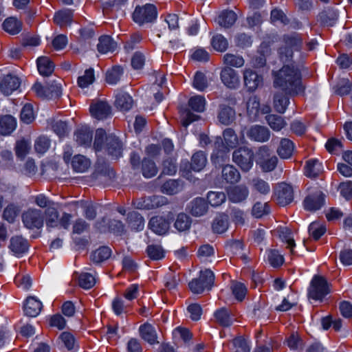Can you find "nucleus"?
Segmentation results:
<instances>
[{"label":"nucleus","mask_w":352,"mask_h":352,"mask_svg":"<svg viewBox=\"0 0 352 352\" xmlns=\"http://www.w3.org/2000/svg\"><path fill=\"white\" fill-rule=\"evenodd\" d=\"M16 122L14 117L6 115L0 117V134L2 135H10L16 128Z\"/></svg>","instance_id":"35"},{"label":"nucleus","mask_w":352,"mask_h":352,"mask_svg":"<svg viewBox=\"0 0 352 352\" xmlns=\"http://www.w3.org/2000/svg\"><path fill=\"white\" fill-rule=\"evenodd\" d=\"M116 47V43L109 36L104 35L99 38L97 49L100 53L106 54L109 52H113Z\"/></svg>","instance_id":"43"},{"label":"nucleus","mask_w":352,"mask_h":352,"mask_svg":"<svg viewBox=\"0 0 352 352\" xmlns=\"http://www.w3.org/2000/svg\"><path fill=\"white\" fill-rule=\"evenodd\" d=\"M302 38L296 32L285 34L281 37V45L278 49V57L283 63L293 59L294 51H299L302 45Z\"/></svg>","instance_id":"3"},{"label":"nucleus","mask_w":352,"mask_h":352,"mask_svg":"<svg viewBox=\"0 0 352 352\" xmlns=\"http://www.w3.org/2000/svg\"><path fill=\"white\" fill-rule=\"evenodd\" d=\"M221 177L227 184H234L240 181L241 174L233 165L227 164L222 167Z\"/></svg>","instance_id":"26"},{"label":"nucleus","mask_w":352,"mask_h":352,"mask_svg":"<svg viewBox=\"0 0 352 352\" xmlns=\"http://www.w3.org/2000/svg\"><path fill=\"white\" fill-rule=\"evenodd\" d=\"M111 254V250L109 247L102 246L95 250L91 256V261L95 263H100L107 260Z\"/></svg>","instance_id":"48"},{"label":"nucleus","mask_w":352,"mask_h":352,"mask_svg":"<svg viewBox=\"0 0 352 352\" xmlns=\"http://www.w3.org/2000/svg\"><path fill=\"white\" fill-rule=\"evenodd\" d=\"M324 203V195L318 188L311 190L303 201L305 209L311 212L320 209Z\"/></svg>","instance_id":"10"},{"label":"nucleus","mask_w":352,"mask_h":352,"mask_svg":"<svg viewBox=\"0 0 352 352\" xmlns=\"http://www.w3.org/2000/svg\"><path fill=\"white\" fill-rule=\"evenodd\" d=\"M208 85V80L205 74L197 72L194 77L193 87L199 91H204Z\"/></svg>","instance_id":"62"},{"label":"nucleus","mask_w":352,"mask_h":352,"mask_svg":"<svg viewBox=\"0 0 352 352\" xmlns=\"http://www.w3.org/2000/svg\"><path fill=\"white\" fill-rule=\"evenodd\" d=\"M21 120L26 124L31 123L34 120L33 107L31 104H25L21 111Z\"/></svg>","instance_id":"63"},{"label":"nucleus","mask_w":352,"mask_h":352,"mask_svg":"<svg viewBox=\"0 0 352 352\" xmlns=\"http://www.w3.org/2000/svg\"><path fill=\"white\" fill-rule=\"evenodd\" d=\"M111 112L110 105L104 101L98 100L92 102L90 106L91 116L98 120L107 118L111 114Z\"/></svg>","instance_id":"19"},{"label":"nucleus","mask_w":352,"mask_h":352,"mask_svg":"<svg viewBox=\"0 0 352 352\" xmlns=\"http://www.w3.org/2000/svg\"><path fill=\"white\" fill-rule=\"evenodd\" d=\"M190 212L194 217L204 215L208 209L207 201L201 197L195 198L189 206Z\"/></svg>","instance_id":"28"},{"label":"nucleus","mask_w":352,"mask_h":352,"mask_svg":"<svg viewBox=\"0 0 352 352\" xmlns=\"http://www.w3.org/2000/svg\"><path fill=\"white\" fill-rule=\"evenodd\" d=\"M339 17V12L335 7L324 8L318 15L317 21L322 26H333Z\"/></svg>","instance_id":"15"},{"label":"nucleus","mask_w":352,"mask_h":352,"mask_svg":"<svg viewBox=\"0 0 352 352\" xmlns=\"http://www.w3.org/2000/svg\"><path fill=\"white\" fill-rule=\"evenodd\" d=\"M259 164L264 172L272 171L277 165L278 158L275 155L270 156V150L267 146H262L258 151Z\"/></svg>","instance_id":"11"},{"label":"nucleus","mask_w":352,"mask_h":352,"mask_svg":"<svg viewBox=\"0 0 352 352\" xmlns=\"http://www.w3.org/2000/svg\"><path fill=\"white\" fill-rule=\"evenodd\" d=\"M254 154L253 151L247 146H241L232 153V161L243 172H248L252 167Z\"/></svg>","instance_id":"5"},{"label":"nucleus","mask_w":352,"mask_h":352,"mask_svg":"<svg viewBox=\"0 0 352 352\" xmlns=\"http://www.w3.org/2000/svg\"><path fill=\"white\" fill-rule=\"evenodd\" d=\"M73 18V12L71 10H64L56 12L54 17V21L60 26L70 24Z\"/></svg>","instance_id":"47"},{"label":"nucleus","mask_w":352,"mask_h":352,"mask_svg":"<svg viewBox=\"0 0 352 352\" xmlns=\"http://www.w3.org/2000/svg\"><path fill=\"white\" fill-rule=\"evenodd\" d=\"M237 16L232 10H224L217 19L218 24L223 28H230L236 22Z\"/></svg>","instance_id":"39"},{"label":"nucleus","mask_w":352,"mask_h":352,"mask_svg":"<svg viewBox=\"0 0 352 352\" xmlns=\"http://www.w3.org/2000/svg\"><path fill=\"white\" fill-rule=\"evenodd\" d=\"M2 27L6 32L14 35L21 31L22 22L15 17H8L3 21Z\"/></svg>","instance_id":"41"},{"label":"nucleus","mask_w":352,"mask_h":352,"mask_svg":"<svg viewBox=\"0 0 352 352\" xmlns=\"http://www.w3.org/2000/svg\"><path fill=\"white\" fill-rule=\"evenodd\" d=\"M45 223L48 228H56L59 226V213L54 206L45 209L43 212Z\"/></svg>","instance_id":"40"},{"label":"nucleus","mask_w":352,"mask_h":352,"mask_svg":"<svg viewBox=\"0 0 352 352\" xmlns=\"http://www.w3.org/2000/svg\"><path fill=\"white\" fill-rule=\"evenodd\" d=\"M140 168L142 174L145 178L153 177L158 172L155 162L148 157H144L142 160Z\"/></svg>","instance_id":"34"},{"label":"nucleus","mask_w":352,"mask_h":352,"mask_svg":"<svg viewBox=\"0 0 352 352\" xmlns=\"http://www.w3.org/2000/svg\"><path fill=\"white\" fill-rule=\"evenodd\" d=\"M276 202L284 206L290 204L294 199V190L291 185L286 183H280L275 190Z\"/></svg>","instance_id":"13"},{"label":"nucleus","mask_w":352,"mask_h":352,"mask_svg":"<svg viewBox=\"0 0 352 352\" xmlns=\"http://www.w3.org/2000/svg\"><path fill=\"white\" fill-rule=\"evenodd\" d=\"M322 171V164L317 159H310L306 162L305 175L310 178L318 177Z\"/></svg>","instance_id":"32"},{"label":"nucleus","mask_w":352,"mask_h":352,"mask_svg":"<svg viewBox=\"0 0 352 352\" xmlns=\"http://www.w3.org/2000/svg\"><path fill=\"white\" fill-rule=\"evenodd\" d=\"M243 78L245 87L249 91H254L263 83V78L251 68H245L243 71Z\"/></svg>","instance_id":"12"},{"label":"nucleus","mask_w":352,"mask_h":352,"mask_svg":"<svg viewBox=\"0 0 352 352\" xmlns=\"http://www.w3.org/2000/svg\"><path fill=\"white\" fill-rule=\"evenodd\" d=\"M219 122L223 125H230L235 119V111L228 105L222 104L219 107L217 113Z\"/></svg>","instance_id":"24"},{"label":"nucleus","mask_w":352,"mask_h":352,"mask_svg":"<svg viewBox=\"0 0 352 352\" xmlns=\"http://www.w3.org/2000/svg\"><path fill=\"white\" fill-rule=\"evenodd\" d=\"M231 352H250V345L248 340L240 336L234 338L229 346Z\"/></svg>","instance_id":"38"},{"label":"nucleus","mask_w":352,"mask_h":352,"mask_svg":"<svg viewBox=\"0 0 352 352\" xmlns=\"http://www.w3.org/2000/svg\"><path fill=\"white\" fill-rule=\"evenodd\" d=\"M228 216L221 213L214 219L212 223V230L214 233L222 234L228 230Z\"/></svg>","instance_id":"33"},{"label":"nucleus","mask_w":352,"mask_h":352,"mask_svg":"<svg viewBox=\"0 0 352 352\" xmlns=\"http://www.w3.org/2000/svg\"><path fill=\"white\" fill-rule=\"evenodd\" d=\"M141 338L151 344L155 343L157 340L156 331L153 326L149 323H144L139 328Z\"/></svg>","instance_id":"36"},{"label":"nucleus","mask_w":352,"mask_h":352,"mask_svg":"<svg viewBox=\"0 0 352 352\" xmlns=\"http://www.w3.org/2000/svg\"><path fill=\"white\" fill-rule=\"evenodd\" d=\"M75 140L80 146H87L92 141V131L87 126H82L78 129L75 133Z\"/></svg>","instance_id":"29"},{"label":"nucleus","mask_w":352,"mask_h":352,"mask_svg":"<svg viewBox=\"0 0 352 352\" xmlns=\"http://www.w3.org/2000/svg\"><path fill=\"white\" fill-rule=\"evenodd\" d=\"M211 45L215 50L224 52L228 47V42L221 34H216L211 39Z\"/></svg>","instance_id":"59"},{"label":"nucleus","mask_w":352,"mask_h":352,"mask_svg":"<svg viewBox=\"0 0 352 352\" xmlns=\"http://www.w3.org/2000/svg\"><path fill=\"white\" fill-rule=\"evenodd\" d=\"M115 103L121 111H126L131 109L133 100L127 93H119L116 96Z\"/></svg>","instance_id":"44"},{"label":"nucleus","mask_w":352,"mask_h":352,"mask_svg":"<svg viewBox=\"0 0 352 352\" xmlns=\"http://www.w3.org/2000/svg\"><path fill=\"white\" fill-rule=\"evenodd\" d=\"M273 86L291 96L301 94L305 90L300 69L294 66L285 65L278 71L272 72Z\"/></svg>","instance_id":"1"},{"label":"nucleus","mask_w":352,"mask_h":352,"mask_svg":"<svg viewBox=\"0 0 352 352\" xmlns=\"http://www.w3.org/2000/svg\"><path fill=\"white\" fill-rule=\"evenodd\" d=\"M157 9L153 4H146L143 6H137L133 13V21L139 24L151 23L157 17Z\"/></svg>","instance_id":"9"},{"label":"nucleus","mask_w":352,"mask_h":352,"mask_svg":"<svg viewBox=\"0 0 352 352\" xmlns=\"http://www.w3.org/2000/svg\"><path fill=\"white\" fill-rule=\"evenodd\" d=\"M79 207L82 209L84 217L88 220H94L96 217V206L91 201L81 200L77 202Z\"/></svg>","instance_id":"45"},{"label":"nucleus","mask_w":352,"mask_h":352,"mask_svg":"<svg viewBox=\"0 0 352 352\" xmlns=\"http://www.w3.org/2000/svg\"><path fill=\"white\" fill-rule=\"evenodd\" d=\"M146 252L152 260H160L164 257V250L160 245H149L146 248Z\"/></svg>","instance_id":"61"},{"label":"nucleus","mask_w":352,"mask_h":352,"mask_svg":"<svg viewBox=\"0 0 352 352\" xmlns=\"http://www.w3.org/2000/svg\"><path fill=\"white\" fill-rule=\"evenodd\" d=\"M223 62L230 67H241L245 63V60L241 56L230 53H227L223 56Z\"/></svg>","instance_id":"54"},{"label":"nucleus","mask_w":352,"mask_h":352,"mask_svg":"<svg viewBox=\"0 0 352 352\" xmlns=\"http://www.w3.org/2000/svg\"><path fill=\"white\" fill-rule=\"evenodd\" d=\"M126 221L132 230L140 231L144 228V220L136 211H132L127 214Z\"/></svg>","instance_id":"42"},{"label":"nucleus","mask_w":352,"mask_h":352,"mask_svg":"<svg viewBox=\"0 0 352 352\" xmlns=\"http://www.w3.org/2000/svg\"><path fill=\"white\" fill-rule=\"evenodd\" d=\"M191 223V218L188 214L181 212L176 217L174 227L179 232H185L190 228Z\"/></svg>","instance_id":"46"},{"label":"nucleus","mask_w":352,"mask_h":352,"mask_svg":"<svg viewBox=\"0 0 352 352\" xmlns=\"http://www.w3.org/2000/svg\"><path fill=\"white\" fill-rule=\"evenodd\" d=\"M208 202L214 207L221 206L226 199V195L223 192L210 191L207 195Z\"/></svg>","instance_id":"57"},{"label":"nucleus","mask_w":352,"mask_h":352,"mask_svg":"<svg viewBox=\"0 0 352 352\" xmlns=\"http://www.w3.org/2000/svg\"><path fill=\"white\" fill-rule=\"evenodd\" d=\"M289 96L290 95L281 90L274 93L273 105L276 111L279 113H285L289 103Z\"/></svg>","instance_id":"25"},{"label":"nucleus","mask_w":352,"mask_h":352,"mask_svg":"<svg viewBox=\"0 0 352 352\" xmlns=\"http://www.w3.org/2000/svg\"><path fill=\"white\" fill-rule=\"evenodd\" d=\"M247 136L252 141L265 142L270 138V130L264 126L255 124L251 126L246 132Z\"/></svg>","instance_id":"17"},{"label":"nucleus","mask_w":352,"mask_h":352,"mask_svg":"<svg viewBox=\"0 0 352 352\" xmlns=\"http://www.w3.org/2000/svg\"><path fill=\"white\" fill-rule=\"evenodd\" d=\"M214 281V274L209 269L201 270L197 278L192 279L188 284L194 294H201L205 289H210Z\"/></svg>","instance_id":"4"},{"label":"nucleus","mask_w":352,"mask_h":352,"mask_svg":"<svg viewBox=\"0 0 352 352\" xmlns=\"http://www.w3.org/2000/svg\"><path fill=\"white\" fill-rule=\"evenodd\" d=\"M30 248V243L22 236H13L10 239L9 250L16 256H21L26 253Z\"/></svg>","instance_id":"16"},{"label":"nucleus","mask_w":352,"mask_h":352,"mask_svg":"<svg viewBox=\"0 0 352 352\" xmlns=\"http://www.w3.org/2000/svg\"><path fill=\"white\" fill-rule=\"evenodd\" d=\"M222 82L230 89H236L239 86L240 80L237 72L230 67H224L221 72Z\"/></svg>","instance_id":"21"},{"label":"nucleus","mask_w":352,"mask_h":352,"mask_svg":"<svg viewBox=\"0 0 352 352\" xmlns=\"http://www.w3.org/2000/svg\"><path fill=\"white\" fill-rule=\"evenodd\" d=\"M252 191L262 196L268 195L271 191L270 184L260 177H254L249 182Z\"/></svg>","instance_id":"22"},{"label":"nucleus","mask_w":352,"mask_h":352,"mask_svg":"<svg viewBox=\"0 0 352 352\" xmlns=\"http://www.w3.org/2000/svg\"><path fill=\"white\" fill-rule=\"evenodd\" d=\"M94 147L96 152L105 151L112 159L117 160L122 156L123 145L115 135H107L102 129L96 131Z\"/></svg>","instance_id":"2"},{"label":"nucleus","mask_w":352,"mask_h":352,"mask_svg":"<svg viewBox=\"0 0 352 352\" xmlns=\"http://www.w3.org/2000/svg\"><path fill=\"white\" fill-rule=\"evenodd\" d=\"M294 150V142L287 138H282L277 148V153L282 159H289Z\"/></svg>","instance_id":"31"},{"label":"nucleus","mask_w":352,"mask_h":352,"mask_svg":"<svg viewBox=\"0 0 352 352\" xmlns=\"http://www.w3.org/2000/svg\"><path fill=\"white\" fill-rule=\"evenodd\" d=\"M129 307L130 304L120 297L114 298L112 302V309L117 316H120L122 313H126Z\"/></svg>","instance_id":"58"},{"label":"nucleus","mask_w":352,"mask_h":352,"mask_svg":"<svg viewBox=\"0 0 352 352\" xmlns=\"http://www.w3.org/2000/svg\"><path fill=\"white\" fill-rule=\"evenodd\" d=\"M249 193L248 188L244 184L234 186L227 191L229 201L235 204L245 201L249 196Z\"/></svg>","instance_id":"18"},{"label":"nucleus","mask_w":352,"mask_h":352,"mask_svg":"<svg viewBox=\"0 0 352 352\" xmlns=\"http://www.w3.org/2000/svg\"><path fill=\"white\" fill-rule=\"evenodd\" d=\"M182 190V185L178 180L168 179L161 186V191L167 195H175Z\"/></svg>","instance_id":"52"},{"label":"nucleus","mask_w":352,"mask_h":352,"mask_svg":"<svg viewBox=\"0 0 352 352\" xmlns=\"http://www.w3.org/2000/svg\"><path fill=\"white\" fill-rule=\"evenodd\" d=\"M206 155L203 151H197L191 157V162H182L180 166V171L183 177H188L191 170L199 172L206 165Z\"/></svg>","instance_id":"7"},{"label":"nucleus","mask_w":352,"mask_h":352,"mask_svg":"<svg viewBox=\"0 0 352 352\" xmlns=\"http://www.w3.org/2000/svg\"><path fill=\"white\" fill-rule=\"evenodd\" d=\"M214 316L217 322L223 327L231 326L235 320L232 311L226 307L217 309L214 312Z\"/></svg>","instance_id":"23"},{"label":"nucleus","mask_w":352,"mask_h":352,"mask_svg":"<svg viewBox=\"0 0 352 352\" xmlns=\"http://www.w3.org/2000/svg\"><path fill=\"white\" fill-rule=\"evenodd\" d=\"M149 228L158 235L166 234L170 228V221L161 216L153 217L148 223Z\"/></svg>","instance_id":"20"},{"label":"nucleus","mask_w":352,"mask_h":352,"mask_svg":"<svg viewBox=\"0 0 352 352\" xmlns=\"http://www.w3.org/2000/svg\"><path fill=\"white\" fill-rule=\"evenodd\" d=\"M50 145V140L49 138L45 136H40L35 141L34 148L38 153L43 154L48 150Z\"/></svg>","instance_id":"64"},{"label":"nucleus","mask_w":352,"mask_h":352,"mask_svg":"<svg viewBox=\"0 0 352 352\" xmlns=\"http://www.w3.org/2000/svg\"><path fill=\"white\" fill-rule=\"evenodd\" d=\"M223 137L226 148L230 150L239 144V139L232 129L228 128L223 132Z\"/></svg>","instance_id":"49"},{"label":"nucleus","mask_w":352,"mask_h":352,"mask_svg":"<svg viewBox=\"0 0 352 352\" xmlns=\"http://www.w3.org/2000/svg\"><path fill=\"white\" fill-rule=\"evenodd\" d=\"M265 118L267 124L274 131H279L287 124L285 119L280 116L270 114Z\"/></svg>","instance_id":"51"},{"label":"nucleus","mask_w":352,"mask_h":352,"mask_svg":"<svg viewBox=\"0 0 352 352\" xmlns=\"http://www.w3.org/2000/svg\"><path fill=\"white\" fill-rule=\"evenodd\" d=\"M94 80V71L92 68H89L84 72L83 75L78 78L77 82L80 88L84 89L91 85Z\"/></svg>","instance_id":"53"},{"label":"nucleus","mask_w":352,"mask_h":352,"mask_svg":"<svg viewBox=\"0 0 352 352\" xmlns=\"http://www.w3.org/2000/svg\"><path fill=\"white\" fill-rule=\"evenodd\" d=\"M78 283L80 287L89 289L94 286L96 279L94 276L89 273H81L78 278Z\"/></svg>","instance_id":"56"},{"label":"nucleus","mask_w":352,"mask_h":352,"mask_svg":"<svg viewBox=\"0 0 352 352\" xmlns=\"http://www.w3.org/2000/svg\"><path fill=\"white\" fill-rule=\"evenodd\" d=\"M22 222L25 228L30 230L40 229L43 226V212L36 208H28L22 213Z\"/></svg>","instance_id":"8"},{"label":"nucleus","mask_w":352,"mask_h":352,"mask_svg":"<svg viewBox=\"0 0 352 352\" xmlns=\"http://www.w3.org/2000/svg\"><path fill=\"white\" fill-rule=\"evenodd\" d=\"M206 101L204 96L197 95L191 97L188 100L189 107L197 113L204 112L206 109Z\"/></svg>","instance_id":"50"},{"label":"nucleus","mask_w":352,"mask_h":352,"mask_svg":"<svg viewBox=\"0 0 352 352\" xmlns=\"http://www.w3.org/2000/svg\"><path fill=\"white\" fill-rule=\"evenodd\" d=\"M36 63L38 71L42 76H49L54 72V65L48 57L41 56L38 58Z\"/></svg>","instance_id":"37"},{"label":"nucleus","mask_w":352,"mask_h":352,"mask_svg":"<svg viewBox=\"0 0 352 352\" xmlns=\"http://www.w3.org/2000/svg\"><path fill=\"white\" fill-rule=\"evenodd\" d=\"M19 210L13 204L8 205L3 210V218L9 223H13L18 215Z\"/></svg>","instance_id":"60"},{"label":"nucleus","mask_w":352,"mask_h":352,"mask_svg":"<svg viewBox=\"0 0 352 352\" xmlns=\"http://www.w3.org/2000/svg\"><path fill=\"white\" fill-rule=\"evenodd\" d=\"M123 73L122 68L120 66H115L106 73V81L109 84L115 85L120 79Z\"/></svg>","instance_id":"55"},{"label":"nucleus","mask_w":352,"mask_h":352,"mask_svg":"<svg viewBox=\"0 0 352 352\" xmlns=\"http://www.w3.org/2000/svg\"><path fill=\"white\" fill-rule=\"evenodd\" d=\"M42 307L43 305L41 301L35 297L30 296L26 299L23 309L25 315L36 317L41 312Z\"/></svg>","instance_id":"27"},{"label":"nucleus","mask_w":352,"mask_h":352,"mask_svg":"<svg viewBox=\"0 0 352 352\" xmlns=\"http://www.w3.org/2000/svg\"><path fill=\"white\" fill-rule=\"evenodd\" d=\"M71 165L75 172L84 173L90 168L91 161L85 155H76L71 160Z\"/></svg>","instance_id":"30"},{"label":"nucleus","mask_w":352,"mask_h":352,"mask_svg":"<svg viewBox=\"0 0 352 352\" xmlns=\"http://www.w3.org/2000/svg\"><path fill=\"white\" fill-rule=\"evenodd\" d=\"M330 286L331 285L325 278L321 276H315L311 282L309 297L315 300L322 301L331 292Z\"/></svg>","instance_id":"6"},{"label":"nucleus","mask_w":352,"mask_h":352,"mask_svg":"<svg viewBox=\"0 0 352 352\" xmlns=\"http://www.w3.org/2000/svg\"><path fill=\"white\" fill-rule=\"evenodd\" d=\"M20 85V78L16 75L8 74L0 78V91L5 96L17 90Z\"/></svg>","instance_id":"14"}]
</instances>
